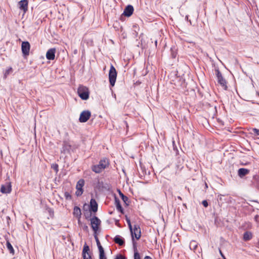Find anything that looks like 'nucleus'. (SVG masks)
I'll return each instance as SVG.
<instances>
[{
    "label": "nucleus",
    "instance_id": "obj_1",
    "mask_svg": "<svg viewBox=\"0 0 259 259\" xmlns=\"http://www.w3.org/2000/svg\"><path fill=\"white\" fill-rule=\"evenodd\" d=\"M109 165V161L107 158H103L101 159L99 164L94 165L92 166V170L95 173L99 174L101 172Z\"/></svg>",
    "mask_w": 259,
    "mask_h": 259
},
{
    "label": "nucleus",
    "instance_id": "obj_2",
    "mask_svg": "<svg viewBox=\"0 0 259 259\" xmlns=\"http://www.w3.org/2000/svg\"><path fill=\"white\" fill-rule=\"evenodd\" d=\"M79 97L83 100H86L89 98V91L88 89L84 86H79L77 90Z\"/></svg>",
    "mask_w": 259,
    "mask_h": 259
},
{
    "label": "nucleus",
    "instance_id": "obj_3",
    "mask_svg": "<svg viewBox=\"0 0 259 259\" xmlns=\"http://www.w3.org/2000/svg\"><path fill=\"white\" fill-rule=\"evenodd\" d=\"M117 77V72L114 67L111 65L109 72V80L112 87L115 85Z\"/></svg>",
    "mask_w": 259,
    "mask_h": 259
},
{
    "label": "nucleus",
    "instance_id": "obj_4",
    "mask_svg": "<svg viewBox=\"0 0 259 259\" xmlns=\"http://www.w3.org/2000/svg\"><path fill=\"white\" fill-rule=\"evenodd\" d=\"M215 74L217 77V80L218 83L225 89L226 90L227 88V82L226 80L223 77L221 72L219 69L215 70Z\"/></svg>",
    "mask_w": 259,
    "mask_h": 259
},
{
    "label": "nucleus",
    "instance_id": "obj_5",
    "mask_svg": "<svg viewBox=\"0 0 259 259\" xmlns=\"http://www.w3.org/2000/svg\"><path fill=\"white\" fill-rule=\"evenodd\" d=\"M131 235L132 236V240L133 242V244L135 246V241H134V238L135 237L137 240L139 239L141 237V229L139 225H134L133 230V233H131Z\"/></svg>",
    "mask_w": 259,
    "mask_h": 259
},
{
    "label": "nucleus",
    "instance_id": "obj_6",
    "mask_svg": "<svg viewBox=\"0 0 259 259\" xmlns=\"http://www.w3.org/2000/svg\"><path fill=\"white\" fill-rule=\"evenodd\" d=\"M91 227L94 233L96 234L101 224V221L97 217H94L91 219Z\"/></svg>",
    "mask_w": 259,
    "mask_h": 259
},
{
    "label": "nucleus",
    "instance_id": "obj_7",
    "mask_svg": "<svg viewBox=\"0 0 259 259\" xmlns=\"http://www.w3.org/2000/svg\"><path fill=\"white\" fill-rule=\"evenodd\" d=\"M91 116V113L89 110H84L81 112L79 118V120L80 122H85Z\"/></svg>",
    "mask_w": 259,
    "mask_h": 259
},
{
    "label": "nucleus",
    "instance_id": "obj_8",
    "mask_svg": "<svg viewBox=\"0 0 259 259\" xmlns=\"http://www.w3.org/2000/svg\"><path fill=\"white\" fill-rule=\"evenodd\" d=\"M30 49V44L28 41H23L21 45V49L23 54L24 56L29 55Z\"/></svg>",
    "mask_w": 259,
    "mask_h": 259
},
{
    "label": "nucleus",
    "instance_id": "obj_9",
    "mask_svg": "<svg viewBox=\"0 0 259 259\" xmlns=\"http://www.w3.org/2000/svg\"><path fill=\"white\" fill-rule=\"evenodd\" d=\"M11 185L10 183H7L5 185H3L1 186V192L2 193L8 194L11 192Z\"/></svg>",
    "mask_w": 259,
    "mask_h": 259
},
{
    "label": "nucleus",
    "instance_id": "obj_10",
    "mask_svg": "<svg viewBox=\"0 0 259 259\" xmlns=\"http://www.w3.org/2000/svg\"><path fill=\"white\" fill-rule=\"evenodd\" d=\"M56 52L55 48H51L48 50L46 53L47 59L49 60H53L55 57Z\"/></svg>",
    "mask_w": 259,
    "mask_h": 259
},
{
    "label": "nucleus",
    "instance_id": "obj_11",
    "mask_svg": "<svg viewBox=\"0 0 259 259\" xmlns=\"http://www.w3.org/2000/svg\"><path fill=\"white\" fill-rule=\"evenodd\" d=\"M134 12V7L132 5H128L125 8L123 14L127 17L131 16Z\"/></svg>",
    "mask_w": 259,
    "mask_h": 259
},
{
    "label": "nucleus",
    "instance_id": "obj_12",
    "mask_svg": "<svg viewBox=\"0 0 259 259\" xmlns=\"http://www.w3.org/2000/svg\"><path fill=\"white\" fill-rule=\"evenodd\" d=\"M28 1L27 0H22L19 2L20 9L23 10L26 12L28 9Z\"/></svg>",
    "mask_w": 259,
    "mask_h": 259
},
{
    "label": "nucleus",
    "instance_id": "obj_13",
    "mask_svg": "<svg viewBox=\"0 0 259 259\" xmlns=\"http://www.w3.org/2000/svg\"><path fill=\"white\" fill-rule=\"evenodd\" d=\"M95 240H96V241L97 243V245L98 246V249L99 250V256L105 255L104 249H103V247L101 246L100 241H99L98 237L97 236V235H95Z\"/></svg>",
    "mask_w": 259,
    "mask_h": 259
},
{
    "label": "nucleus",
    "instance_id": "obj_14",
    "mask_svg": "<svg viewBox=\"0 0 259 259\" xmlns=\"http://www.w3.org/2000/svg\"><path fill=\"white\" fill-rule=\"evenodd\" d=\"M90 208L91 210L94 212H96L98 210V204L94 199H91L90 201Z\"/></svg>",
    "mask_w": 259,
    "mask_h": 259
},
{
    "label": "nucleus",
    "instance_id": "obj_15",
    "mask_svg": "<svg viewBox=\"0 0 259 259\" xmlns=\"http://www.w3.org/2000/svg\"><path fill=\"white\" fill-rule=\"evenodd\" d=\"M249 172V170L244 168H241L238 169V174L240 178H242Z\"/></svg>",
    "mask_w": 259,
    "mask_h": 259
},
{
    "label": "nucleus",
    "instance_id": "obj_16",
    "mask_svg": "<svg viewBox=\"0 0 259 259\" xmlns=\"http://www.w3.org/2000/svg\"><path fill=\"white\" fill-rule=\"evenodd\" d=\"M73 214L77 218H80L81 212L80 208L78 206H75L73 209Z\"/></svg>",
    "mask_w": 259,
    "mask_h": 259
},
{
    "label": "nucleus",
    "instance_id": "obj_17",
    "mask_svg": "<svg viewBox=\"0 0 259 259\" xmlns=\"http://www.w3.org/2000/svg\"><path fill=\"white\" fill-rule=\"evenodd\" d=\"M114 242L119 244V245H122L124 244V241L123 239L119 235H116L114 239Z\"/></svg>",
    "mask_w": 259,
    "mask_h": 259
},
{
    "label": "nucleus",
    "instance_id": "obj_18",
    "mask_svg": "<svg viewBox=\"0 0 259 259\" xmlns=\"http://www.w3.org/2000/svg\"><path fill=\"white\" fill-rule=\"evenodd\" d=\"M84 185V181L83 179L79 180L76 184V188L77 190H83L82 187Z\"/></svg>",
    "mask_w": 259,
    "mask_h": 259
},
{
    "label": "nucleus",
    "instance_id": "obj_19",
    "mask_svg": "<svg viewBox=\"0 0 259 259\" xmlns=\"http://www.w3.org/2000/svg\"><path fill=\"white\" fill-rule=\"evenodd\" d=\"M252 238V234L249 232H246L243 235V239L245 241L249 240Z\"/></svg>",
    "mask_w": 259,
    "mask_h": 259
},
{
    "label": "nucleus",
    "instance_id": "obj_20",
    "mask_svg": "<svg viewBox=\"0 0 259 259\" xmlns=\"http://www.w3.org/2000/svg\"><path fill=\"white\" fill-rule=\"evenodd\" d=\"M13 72V69L12 67H10L7 69L6 70L4 74V77L6 78L7 76L11 74Z\"/></svg>",
    "mask_w": 259,
    "mask_h": 259
},
{
    "label": "nucleus",
    "instance_id": "obj_21",
    "mask_svg": "<svg viewBox=\"0 0 259 259\" xmlns=\"http://www.w3.org/2000/svg\"><path fill=\"white\" fill-rule=\"evenodd\" d=\"M115 203H116V208L117 209L121 212H122V208L120 204V202L119 200H115Z\"/></svg>",
    "mask_w": 259,
    "mask_h": 259
},
{
    "label": "nucleus",
    "instance_id": "obj_22",
    "mask_svg": "<svg viewBox=\"0 0 259 259\" xmlns=\"http://www.w3.org/2000/svg\"><path fill=\"white\" fill-rule=\"evenodd\" d=\"M90 248L89 246L85 244L83 246V250H82V254H84L86 253H89Z\"/></svg>",
    "mask_w": 259,
    "mask_h": 259
},
{
    "label": "nucleus",
    "instance_id": "obj_23",
    "mask_svg": "<svg viewBox=\"0 0 259 259\" xmlns=\"http://www.w3.org/2000/svg\"><path fill=\"white\" fill-rule=\"evenodd\" d=\"M7 248L10 250L11 252H14V249L10 242L7 243Z\"/></svg>",
    "mask_w": 259,
    "mask_h": 259
},
{
    "label": "nucleus",
    "instance_id": "obj_24",
    "mask_svg": "<svg viewBox=\"0 0 259 259\" xmlns=\"http://www.w3.org/2000/svg\"><path fill=\"white\" fill-rule=\"evenodd\" d=\"M119 194L121 196L123 201L126 202V201H127L128 200V198L126 196H124L122 193H121L120 191H119Z\"/></svg>",
    "mask_w": 259,
    "mask_h": 259
},
{
    "label": "nucleus",
    "instance_id": "obj_25",
    "mask_svg": "<svg viewBox=\"0 0 259 259\" xmlns=\"http://www.w3.org/2000/svg\"><path fill=\"white\" fill-rule=\"evenodd\" d=\"M64 196L66 199L70 200L71 199V196L68 192H65L64 193Z\"/></svg>",
    "mask_w": 259,
    "mask_h": 259
},
{
    "label": "nucleus",
    "instance_id": "obj_26",
    "mask_svg": "<svg viewBox=\"0 0 259 259\" xmlns=\"http://www.w3.org/2000/svg\"><path fill=\"white\" fill-rule=\"evenodd\" d=\"M83 259H92L90 253H86L82 254Z\"/></svg>",
    "mask_w": 259,
    "mask_h": 259
},
{
    "label": "nucleus",
    "instance_id": "obj_27",
    "mask_svg": "<svg viewBox=\"0 0 259 259\" xmlns=\"http://www.w3.org/2000/svg\"><path fill=\"white\" fill-rule=\"evenodd\" d=\"M134 259H141L140 254L137 251H135Z\"/></svg>",
    "mask_w": 259,
    "mask_h": 259
},
{
    "label": "nucleus",
    "instance_id": "obj_28",
    "mask_svg": "<svg viewBox=\"0 0 259 259\" xmlns=\"http://www.w3.org/2000/svg\"><path fill=\"white\" fill-rule=\"evenodd\" d=\"M83 193V190H77L76 191V195L77 196H80Z\"/></svg>",
    "mask_w": 259,
    "mask_h": 259
},
{
    "label": "nucleus",
    "instance_id": "obj_29",
    "mask_svg": "<svg viewBox=\"0 0 259 259\" xmlns=\"http://www.w3.org/2000/svg\"><path fill=\"white\" fill-rule=\"evenodd\" d=\"M202 204L205 207H207L208 205V202L206 200L202 201Z\"/></svg>",
    "mask_w": 259,
    "mask_h": 259
},
{
    "label": "nucleus",
    "instance_id": "obj_30",
    "mask_svg": "<svg viewBox=\"0 0 259 259\" xmlns=\"http://www.w3.org/2000/svg\"><path fill=\"white\" fill-rule=\"evenodd\" d=\"M252 130L256 135L259 136V130L254 128Z\"/></svg>",
    "mask_w": 259,
    "mask_h": 259
},
{
    "label": "nucleus",
    "instance_id": "obj_31",
    "mask_svg": "<svg viewBox=\"0 0 259 259\" xmlns=\"http://www.w3.org/2000/svg\"><path fill=\"white\" fill-rule=\"evenodd\" d=\"M115 259H125V258L121 254H118L116 256Z\"/></svg>",
    "mask_w": 259,
    "mask_h": 259
},
{
    "label": "nucleus",
    "instance_id": "obj_32",
    "mask_svg": "<svg viewBox=\"0 0 259 259\" xmlns=\"http://www.w3.org/2000/svg\"><path fill=\"white\" fill-rule=\"evenodd\" d=\"M69 147H70L69 146H68V145H66V144H64V145H63V150L64 151H65V150H68V148H69Z\"/></svg>",
    "mask_w": 259,
    "mask_h": 259
},
{
    "label": "nucleus",
    "instance_id": "obj_33",
    "mask_svg": "<svg viewBox=\"0 0 259 259\" xmlns=\"http://www.w3.org/2000/svg\"><path fill=\"white\" fill-rule=\"evenodd\" d=\"M254 220L257 223L259 222V215H256L254 217Z\"/></svg>",
    "mask_w": 259,
    "mask_h": 259
},
{
    "label": "nucleus",
    "instance_id": "obj_34",
    "mask_svg": "<svg viewBox=\"0 0 259 259\" xmlns=\"http://www.w3.org/2000/svg\"><path fill=\"white\" fill-rule=\"evenodd\" d=\"M126 221L127 222V225H130V224H131L130 219L126 216Z\"/></svg>",
    "mask_w": 259,
    "mask_h": 259
},
{
    "label": "nucleus",
    "instance_id": "obj_35",
    "mask_svg": "<svg viewBox=\"0 0 259 259\" xmlns=\"http://www.w3.org/2000/svg\"><path fill=\"white\" fill-rule=\"evenodd\" d=\"M53 167L57 172L58 171V165L57 164H55Z\"/></svg>",
    "mask_w": 259,
    "mask_h": 259
},
{
    "label": "nucleus",
    "instance_id": "obj_36",
    "mask_svg": "<svg viewBox=\"0 0 259 259\" xmlns=\"http://www.w3.org/2000/svg\"><path fill=\"white\" fill-rule=\"evenodd\" d=\"M128 228L130 230V231H131V233H133V228H132V224H130V225H128Z\"/></svg>",
    "mask_w": 259,
    "mask_h": 259
},
{
    "label": "nucleus",
    "instance_id": "obj_37",
    "mask_svg": "<svg viewBox=\"0 0 259 259\" xmlns=\"http://www.w3.org/2000/svg\"><path fill=\"white\" fill-rule=\"evenodd\" d=\"M99 259H107L106 256L105 255L99 256Z\"/></svg>",
    "mask_w": 259,
    "mask_h": 259
},
{
    "label": "nucleus",
    "instance_id": "obj_38",
    "mask_svg": "<svg viewBox=\"0 0 259 259\" xmlns=\"http://www.w3.org/2000/svg\"><path fill=\"white\" fill-rule=\"evenodd\" d=\"M222 196H223V195H218V199H219L220 201H222Z\"/></svg>",
    "mask_w": 259,
    "mask_h": 259
},
{
    "label": "nucleus",
    "instance_id": "obj_39",
    "mask_svg": "<svg viewBox=\"0 0 259 259\" xmlns=\"http://www.w3.org/2000/svg\"><path fill=\"white\" fill-rule=\"evenodd\" d=\"M220 253L221 256L225 259V257L224 254L222 253V251L221 250H220Z\"/></svg>",
    "mask_w": 259,
    "mask_h": 259
},
{
    "label": "nucleus",
    "instance_id": "obj_40",
    "mask_svg": "<svg viewBox=\"0 0 259 259\" xmlns=\"http://www.w3.org/2000/svg\"><path fill=\"white\" fill-rule=\"evenodd\" d=\"M144 259H152V258L150 256H146L144 257Z\"/></svg>",
    "mask_w": 259,
    "mask_h": 259
},
{
    "label": "nucleus",
    "instance_id": "obj_41",
    "mask_svg": "<svg viewBox=\"0 0 259 259\" xmlns=\"http://www.w3.org/2000/svg\"><path fill=\"white\" fill-rule=\"evenodd\" d=\"M88 228V227L87 226H85L83 227V229H84V230H87Z\"/></svg>",
    "mask_w": 259,
    "mask_h": 259
},
{
    "label": "nucleus",
    "instance_id": "obj_42",
    "mask_svg": "<svg viewBox=\"0 0 259 259\" xmlns=\"http://www.w3.org/2000/svg\"><path fill=\"white\" fill-rule=\"evenodd\" d=\"M186 19H187V20H188V16H186Z\"/></svg>",
    "mask_w": 259,
    "mask_h": 259
},
{
    "label": "nucleus",
    "instance_id": "obj_43",
    "mask_svg": "<svg viewBox=\"0 0 259 259\" xmlns=\"http://www.w3.org/2000/svg\"><path fill=\"white\" fill-rule=\"evenodd\" d=\"M172 57H173L174 58H175V57H176V55H175V54H172Z\"/></svg>",
    "mask_w": 259,
    "mask_h": 259
},
{
    "label": "nucleus",
    "instance_id": "obj_44",
    "mask_svg": "<svg viewBox=\"0 0 259 259\" xmlns=\"http://www.w3.org/2000/svg\"><path fill=\"white\" fill-rule=\"evenodd\" d=\"M205 187H206V188H207V184H205Z\"/></svg>",
    "mask_w": 259,
    "mask_h": 259
}]
</instances>
